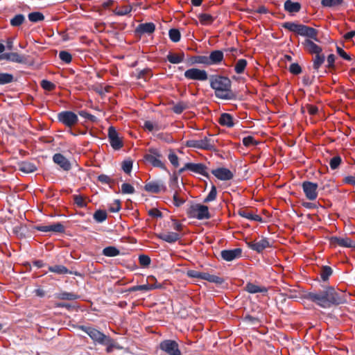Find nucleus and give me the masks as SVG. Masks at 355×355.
Returning <instances> with one entry per match:
<instances>
[{
	"label": "nucleus",
	"instance_id": "obj_39",
	"mask_svg": "<svg viewBox=\"0 0 355 355\" xmlns=\"http://www.w3.org/2000/svg\"><path fill=\"white\" fill-rule=\"evenodd\" d=\"M189 107L186 102H179L173 107V111L176 114H181L184 110Z\"/></svg>",
	"mask_w": 355,
	"mask_h": 355
},
{
	"label": "nucleus",
	"instance_id": "obj_51",
	"mask_svg": "<svg viewBox=\"0 0 355 355\" xmlns=\"http://www.w3.org/2000/svg\"><path fill=\"white\" fill-rule=\"evenodd\" d=\"M121 192L123 194H132L135 192V189L131 184L123 183L121 185Z\"/></svg>",
	"mask_w": 355,
	"mask_h": 355
},
{
	"label": "nucleus",
	"instance_id": "obj_6",
	"mask_svg": "<svg viewBox=\"0 0 355 355\" xmlns=\"http://www.w3.org/2000/svg\"><path fill=\"white\" fill-rule=\"evenodd\" d=\"M80 329L85 331L90 338L94 341V343L101 345L103 343L105 342V339L108 337L101 331H98L96 329L90 327H84L82 326Z\"/></svg>",
	"mask_w": 355,
	"mask_h": 355
},
{
	"label": "nucleus",
	"instance_id": "obj_18",
	"mask_svg": "<svg viewBox=\"0 0 355 355\" xmlns=\"http://www.w3.org/2000/svg\"><path fill=\"white\" fill-rule=\"evenodd\" d=\"M248 245L250 249L257 252H261L264 249L268 248L270 244L269 241L266 239H261L257 241L248 242Z\"/></svg>",
	"mask_w": 355,
	"mask_h": 355
},
{
	"label": "nucleus",
	"instance_id": "obj_21",
	"mask_svg": "<svg viewBox=\"0 0 355 355\" xmlns=\"http://www.w3.org/2000/svg\"><path fill=\"white\" fill-rule=\"evenodd\" d=\"M159 238L167 243H172L178 241L180 238V236L176 232H168L160 234L159 235Z\"/></svg>",
	"mask_w": 355,
	"mask_h": 355
},
{
	"label": "nucleus",
	"instance_id": "obj_40",
	"mask_svg": "<svg viewBox=\"0 0 355 355\" xmlns=\"http://www.w3.org/2000/svg\"><path fill=\"white\" fill-rule=\"evenodd\" d=\"M13 76L8 73H0V85H5L13 81Z\"/></svg>",
	"mask_w": 355,
	"mask_h": 355
},
{
	"label": "nucleus",
	"instance_id": "obj_63",
	"mask_svg": "<svg viewBox=\"0 0 355 355\" xmlns=\"http://www.w3.org/2000/svg\"><path fill=\"white\" fill-rule=\"evenodd\" d=\"M74 202L80 207H84L86 206V202H85V200L80 196H75Z\"/></svg>",
	"mask_w": 355,
	"mask_h": 355
},
{
	"label": "nucleus",
	"instance_id": "obj_29",
	"mask_svg": "<svg viewBox=\"0 0 355 355\" xmlns=\"http://www.w3.org/2000/svg\"><path fill=\"white\" fill-rule=\"evenodd\" d=\"M198 17L199 19L200 23L204 26L211 24L214 20V17L212 15L207 13L199 14Z\"/></svg>",
	"mask_w": 355,
	"mask_h": 355
},
{
	"label": "nucleus",
	"instance_id": "obj_32",
	"mask_svg": "<svg viewBox=\"0 0 355 355\" xmlns=\"http://www.w3.org/2000/svg\"><path fill=\"white\" fill-rule=\"evenodd\" d=\"M119 254V250L114 246L106 247L103 250V254L106 257H116L118 256Z\"/></svg>",
	"mask_w": 355,
	"mask_h": 355
},
{
	"label": "nucleus",
	"instance_id": "obj_9",
	"mask_svg": "<svg viewBox=\"0 0 355 355\" xmlns=\"http://www.w3.org/2000/svg\"><path fill=\"white\" fill-rule=\"evenodd\" d=\"M161 153L158 149L150 148L149 153L144 156L145 159L153 166L164 168V164L160 160Z\"/></svg>",
	"mask_w": 355,
	"mask_h": 355
},
{
	"label": "nucleus",
	"instance_id": "obj_23",
	"mask_svg": "<svg viewBox=\"0 0 355 355\" xmlns=\"http://www.w3.org/2000/svg\"><path fill=\"white\" fill-rule=\"evenodd\" d=\"M209 58L211 64L219 63L223 59V53L219 50L214 51L211 52Z\"/></svg>",
	"mask_w": 355,
	"mask_h": 355
},
{
	"label": "nucleus",
	"instance_id": "obj_11",
	"mask_svg": "<svg viewBox=\"0 0 355 355\" xmlns=\"http://www.w3.org/2000/svg\"><path fill=\"white\" fill-rule=\"evenodd\" d=\"M58 120L68 127H71L78 122L77 115L71 111H64L58 114Z\"/></svg>",
	"mask_w": 355,
	"mask_h": 355
},
{
	"label": "nucleus",
	"instance_id": "obj_44",
	"mask_svg": "<svg viewBox=\"0 0 355 355\" xmlns=\"http://www.w3.org/2000/svg\"><path fill=\"white\" fill-rule=\"evenodd\" d=\"M168 35L171 40L174 42H178L180 40V33L178 29H171L169 31Z\"/></svg>",
	"mask_w": 355,
	"mask_h": 355
},
{
	"label": "nucleus",
	"instance_id": "obj_37",
	"mask_svg": "<svg viewBox=\"0 0 355 355\" xmlns=\"http://www.w3.org/2000/svg\"><path fill=\"white\" fill-rule=\"evenodd\" d=\"M25 21V17L22 14H18L10 19V24L12 26L17 27L20 26Z\"/></svg>",
	"mask_w": 355,
	"mask_h": 355
},
{
	"label": "nucleus",
	"instance_id": "obj_17",
	"mask_svg": "<svg viewBox=\"0 0 355 355\" xmlns=\"http://www.w3.org/2000/svg\"><path fill=\"white\" fill-rule=\"evenodd\" d=\"M242 250L241 248H235L233 250H225L221 251V257L227 261H231L241 256Z\"/></svg>",
	"mask_w": 355,
	"mask_h": 355
},
{
	"label": "nucleus",
	"instance_id": "obj_57",
	"mask_svg": "<svg viewBox=\"0 0 355 355\" xmlns=\"http://www.w3.org/2000/svg\"><path fill=\"white\" fill-rule=\"evenodd\" d=\"M41 86L43 89L48 91H51L55 88V85L53 83L46 80H43L41 82Z\"/></svg>",
	"mask_w": 355,
	"mask_h": 355
},
{
	"label": "nucleus",
	"instance_id": "obj_30",
	"mask_svg": "<svg viewBox=\"0 0 355 355\" xmlns=\"http://www.w3.org/2000/svg\"><path fill=\"white\" fill-rule=\"evenodd\" d=\"M245 290L250 293H266L267 289L264 287H260L252 283H248L245 286Z\"/></svg>",
	"mask_w": 355,
	"mask_h": 355
},
{
	"label": "nucleus",
	"instance_id": "obj_10",
	"mask_svg": "<svg viewBox=\"0 0 355 355\" xmlns=\"http://www.w3.org/2000/svg\"><path fill=\"white\" fill-rule=\"evenodd\" d=\"M186 170L191 171L193 173L200 174L204 176H208L207 167L201 163H187L184 164V167L180 169L179 172L181 173Z\"/></svg>",
	"mask_w": 355,
	"mask_h": 355
},
{
	"label": "nucleus",
	"instance_id": "obj_13",
	"mask_svg": "<svg viewBox=\"0 0 355 355\" xmlns=\"http://www.w3.org/2000/svg\"><path fill=\"white\" fill-rule=\"evenodd\" d=\"M303 191L306 197L310 200H314L318 196V184L309 181L302 183Z\"/></svg>",
	"mask_w": 355,
	"mask_h": 355
},
{
	"label": "nucleus",
	"instance_id": "obj_27",
	"mask_svg": "<svg viewBox=\"0 0 355 355\" xmlns=\"http://www.w3.org/2000/svg\"><path fill=\"white\" fill-rule=\"evenodd\" d=\"M184 58L183 53L179 54L169 53L167 55V60L172 64H179L184 60Z\"/></svg>",
	"mask_w": 355,
	"mask_h": 355
},
{
	"label": "nucleus",
	"instance_id": "obj_3",
	"mask_svg": "<svg viewBox=\"0 0 355 355\" xmlns=\"http://www.w3.org/2000/svg\"><path fill=\"white\" fill-rule=\"evenodd\" d=\"M284 27L288 30L295 32L298 35L312 39L315 42H319L317 37L318 31L313 28L309 27L303 24H295L293 22H286L284 24Z\"/></svg>",
	"mask_w": 355,
	"mask_h": 355
},
{
	"label": "nucleus",
	"instance_id": "obj_26",
	"mask_svg": "<svg viewBox=\"0 0 355 355\" xmlns=\"http://www.w3.org/2000/svg\"><path fill=\"white\" fill-rule=\"evenodd\" d=\"M36 169L35 164L29 162H23L19 164V170L26 173H33Z\"/></svg>",
	"mask_w": 355,
	"mask_h": 355
},
{
	"label": "nucleus",
	"instance_id": "obj_19",
	"mask_svg": "<svg viewBox=\"0 0 355 355\" xmlns=\"http://www.w3.org/2000/svg\"><path fill=\"white\" fill-rule=\"evenodd\" d=\"M53 162L60 166L64 171H69L71 168L70 162L62 154L56 153L53 157Z\"/></svg>",
	"mask_w": 355,
	"mask_h": 355
},
{
	"label": "nucleus",
	"instance_id": "obj_61",
	"mask_svg": "<svg viewBox=\"0 0 355 355\" xmlns=\"http://www.w3.org/2000/svg\"><path fill=\"white\" fill-rule=\"evenodd\" d=\"M60 297L62 300H73L77 298V295L71 293H62L60 295Z\"/></svg>",
	"mask_w": 355,
	"mask_h": 355
},
{
	"label": "nucleus",
	"instance_id": "obj_12",
	"mask_svg": "<svg viewBox=\"0 0 355 355\" xmlns=\"http://www.w3.org/2000/svg\"><path fill=\"white\" fill-rule=\"evenodd\" d=\"M108 139L111 146L114 150L120 149L123 145L121 137H119V133L113 126L108 128Z\"/></svg>",
	"mask_w": 355,
	"mask_h": 355
},
{
	"label": "nucleus",
	"instance_id": "obj_53",
	"mask_svg": "<svg viewBox=\"0 0 355 355\" xmlns=\"http://www.w3.org/2000/svg\"><path fill=\"white\" fill-rule=\"evenodd\" d=\"M173 204L176 207H180L185 202V199L180 197L178 191H175L173 194Z\"/></svg>",
	"mask_w": 355,
	"mask_h": 355
},
{
	"label": "nucleus",
	"instance_id": "obj_43",
	"mask_svg": "<svg viewBox=\"0 0 355 355\" xmlns=\"http://www.w3.org/2000/svg\"><path fill=\"white\" fill-rule=\"evenodd\" d=\"M332 274V269L329 266H324L322 268L320 276L323 281H327Z\"/></svg>",
	"mask_w": 355,
	"mask_h": 355
},
{
	"label": "nucleus",
	"instance_id": "obj_14",
	"mask_svg": "<svg viewBox=\"0 0 355 355\" xmlns=\"http://www.w3.org/2000/svg\"><path fill=\"white\" fill-rule=\"evenodd\" d=\"M330 245L336 247L337 245L345 248H355V241L348 237L332 236L329 239Z\"/></svg>",
	"mask_w": 355,
	"mask_h": 355
},
{
	"label": "nucleus",
	"instance_id": "obj_59",
	"mask_svg": "<svg viewBox=\"0 0 355 355\" xmlns=\"http://www.w3.org/2000/svg\"><path fill=\"white\" fill-rule=\"evenodd\" d=\"M132 168V162L130 160H125L123 162L122 168L126 173H130Z\"/></svg>",
	"mask_w": 355,
	"mask_h": 355
},
{
	"label": "nucleus",
	"instance_id": "obj_24",
	"mask_svg": "<svg viewBox=\"0 0 355 355\" xmlns=\"http://www.w3.org/2000/svg\"><path fill=\"white\" fill-rule=\"evenodd\" d=\"M155 29L153 23H145L140 24L137 28V31L140 33H152Z\"/></svg>",
	"mask_w": 355,
	"mask_h": 355
},
{
	"label": "nucleus",
	"instance_id": "obj_35",
	"mask_svg": "<svg viewBox=\"0 0 355 355\" xmlns=\"http://www.w3.org/2000/svg\"><path fill=\"white\" fill-rule=\"evenodd\" d=\"M49 270L57 274H67L69 272L68 269L65 266L62 265H55L50 266L49 268Z\"/></svg>",
	"mask_w": 355,
	"mask_h": 355
},
{
	"label": "nucleus",
	"instance_id": "obj_2",
	"mask_svg": "<svg viewBox=\"0 0 355 355\" xmlns=\"http://www.w3.org/2000/svg\"><path fill=\"white\" fill-rule=\"evenodd\" d=\"M210 86L214 89L217 98L231 100L234 98V94L231 90V81L229 78L223 76L211 78Z\"/></svg>",
	"mask_w": 355,
	"mask_h": 355
},
{
	"label": "nucleus",
	"instance_id": "obj_5",
	"mask_svg": "<svg viewBox=\"0 0 355 355\" xmlns=\"http://www.w3.org/2000/svg\"><path fill=\"white\" fill-rule=\"evenodd\" d=\"M188 214L190 217L198 220L208 219L210 218L208 207L200 204L191 205L188 211Z\"/></svg>",
	"mask_w": 355,
	"mask_h": 355
},
{
	"label": "nucleus",
	"instance_id": "obj_16",
	"mask_svg": "<svg viewBox=\"0 0 355 355\" xmlns=\"http://www.w3.org/2000/svg\"><path fill=\"white\" fill-rule=\"evenodd\" d=\"M312 39H306L302 42V45L305 50L311 54H318L322 53V48L314 42Z\"/></svg>",
	"mask_w": 355,
	"mask_h": 355
},
{
	"label": "nucleus",
	"instance_id": "obj_45",
	"mask_svg": "<svg viewBox=\"0 0 355 355\" xmlns=\"http://www.w3.org/2000/svg\"><path fill=\"white\" fill-rule=\"evenodd\" d=\"M132 10V7L130 5L123 6L119 9H116L114 12L116 15L119 16L126 15L130 13Z\"/></svg>",
	"mask_w": 355,
	"mask_h": 355
},
{
	"label": "nucleus",
	"instance_id": "obj_50",
	"mask_svg": "<svg viewBox=\"0 0 355 355\" xmlns=\"http://www.w3.org/2000/svg\"><path fill=\"white\" fill-rule=\"evenodd\" d=\"M59 58L61 60L65 63H70L72 59L71 55L65 51H60L59 53Z\"/></svg>",
	"mask_w": 355,
	"mask_h": 355
},
{
	"label": "nucleus",
	"instance_id": "obj_38",
	"mask_svg": "<svg viewBox=\"0 0 355 355\" xmlns=\"http://www.w3.org/2000/svg\"><path fill=\"white\" fill-rule=\"evenodd\" d=\"M28 19L32 22H38L44 20V17L42 12H33L28 15Z\"/></svg>",
	"mask_w": 355,
	"mask_h": 355
},
{
	"label": "nucleus",
	"instance_id": "obj_20",
	"mask_svg": "<svg viewBox=\"0 0 355 355\" xmlns=\"http://www.w3.org/2000/svg\"><path fill=\"white\" fill-rule=\"evenodd\" d=\"M165 189L164 185L160 182H150L145 185V190L153 193H158Z\"/></svg>",
	"mask_w": 355,
	"mask_h": 355
},
{
	"label": "nucleus",
	"instance_id": "obj_31",
	"mask_svg": "<svg viewBox=\"0 0 355 355\" xmlns=\"http://www.w3.org/2000/svg\"><path fill=\"white\" fill-rule=\"evenodd\" d=\"M202 279L216 284H221L223 282V279L221 277L214 275H211L208 272H202Z\"/></svg>",
	"mask_w": 355,
	"mask_h": 355
},
{
	"label": "nucleus",
	"instance_id": "obj_28",
	"mask_svg": "<svg viewBox=\"0 0 355 355\" xmlns=\"http://www.w3.org/2000/svg\"><path fill=\"white\" fill-rule=\"evenodd\" d=\"M325 56L320 53L315 54L313 58V67L315 70L318 71L322 64L324 62Z\"/></svg>",
	"mask_w": 355,
	"mask_h": 355
},
{
	"label": "nucleus",
	"instance_id": "obj_22",
	"mask_svg": "<svg viewBox=\"0 0 355 355\" xmlns=\"http://www.w3.org/2000/svg\"><path fill=\"white\" fill-rule=\"evenodd\" d=\"M286 11L290 13L298 12L301 9V4L298 2H293L291 0H286L284 5Z\"/></svg>",
	"mask_w": 355,
	"mask_h": 355
},
{
	"label": "nucleus",
	"instance_id": "obj_34",
	"mask_svg": "<svg viewBox=\"0 0 355 355\" xmlns=\"http://www.w3.org/2000/svg\"><path fill=\"white\" fill-rule=\"evenodd\" d=\"M144 128L151 132L153 130L158 131L161 129V127L157 123L146 121L144 123Z\"/></svg>",
	"mask_w": 355,
	"mask_h": 355
},
{
	"label": "nucleus",
	"instance_id": "obj_7",
	"mask_svg": "<svg viewBox=\"0 0 355 355\" xmlns=\"http://www.w3.org/2000/svg\"><path fill=\"white\" fill-rule=\"evenodd\" d=\"M160 349L168 355H182L178 344L172 340H165L160 343Z\"/></svg>",
	"mask_w": 355,
	"mask_h": 355
},
{
	"label": "nucleus",
	"instance_id": "obj_42",
	"mask_svg": "<svg viewBox=\"0 0 355 355\" xmlns=\"http://www.w3.org/2000/svg\"><path fill=\"white\" fill-rule=\"evenodd\" d=\"M10 62L19 64L25 63L26 58L24 55H21L17 53H11Z\"/></svg>",
	"mask_w": 355,
	"mask_h": 355
},
{
	"label": "nucleus",
	"instance_id": "obj_58",
	"mask_svg": "<svg viewBox=\"0 0 355 355\" xmlns=\"http://www.w3.org/2000/svg\"><path fill=\"white\" fill-rule=\"evenodd\" d=\"M243 144L245 146H250L256 145L257 142L253 137L248 136L243 139Z\"/></svg>",
	"mask_w": 355,
	"mask_h": 355
},
{
	"label": "nucleus",
	"instance_id": "obj_46",
	"mask_svg": "<svg viewBox=\"0 0 355 355\" xmlns=\"http://www.w3.org/2000/svg\"><path fill=\"white\" fill-rule=\"evenodd\" d=\"M64 231V227L60 223L49 225V232L61 233Z\"/></svg>",
	"mask_w": 355,
	"mask_h": 355
},
{
	"label": "nucleus",
	"instance_id": "obj_52",
	"mask_svg": "<svg viewBox=\"0 0 355 355\" xmlns=\"http://www.w3.org/2000/svg\"><path fill=\"white\" fill-rule=\"evenodd\" d=\"M105 340V342L103 343L101 345H105L107 347V352L110 353L112 351L113 348L115 347L116 345L114 341L109 336Z\"/></svg>",
	"mask_w": 355,
	"mask_h": 355
},
{
	"label": "nucleus",
	"instance_id": "obj_33",
	"mask_svg": "<svg viewBox=\"0 0 355 355\" xmlns=\"http://www.w3.org/2000/svg\"><path fill=\"white\" fill-rule=\"evenodd\" d=\"M159 286L157 285L146 284H143V285H137V286H132L130 288V291H150V290L157 288Z\"/></svg>",
	"mask_w": 355,
	"mask_h": 355
},
{
	"label": "nucleus",
	"instance_id": "obj_49",
	"mask_svg": "<svg viewBox=\"0 0 355 355\" xmlns=\"http://www.w3.org/2000/svg\"><path fill=\"white\" fill-rule=\"evenodd\" d=\"M343 0H322L321 3L324 7H334L341 4Z\"/></svg>",
	"mask_w": 355,
	"mask_h": 355
},
{
	"label": "nucleus",
	"instance_id": "obj_1",
	"mask_svg": "<svg viewBox=\"0 0 355 355\" xmlns=\"http://www.w3.org/2000/svg\"><path fill=\"white\" fill-rule=\"evenodd\" d=\"M306 298L324 309L343 304L346 301L345 294L338 293L332 286L319 292H310L306 295Z\"/></svg>",
	"mask_w": 355,
	"mask_h": 355
},
{
	"label": "nucleus",
	"instance_id": "obj_8",
	"mask_svg": "<svg viewBox=\"0 0 355 355\" xmlns=\"http://www.w3.org/2000/svg\"><path fill=\"white\" fill-rule=\"evenodd\" d=\"M186 78L193 80L205 81L207 80V73L205 70L197 68H191L184 72Z\"/></svg>",
	"mask_w": 355,
	"mask_h": 355
},
{
	"label": "nucleus",
	"instance_id": "obj_47",
	"mask_svg": "<svg viewBox=\"0 0 355 355\" xmlns=\"http://www.w3.org/2000/svg\"><path fill=\"white\" fill-rule=\"evenodd\" d=\"M107 218V214L102 210L96 211L94 214V218L98 223L103 222Z\"/></svg>",
	"mask_w": 355,
	"mask_h": 355
},
{
	"label": "nucleus",
	"instance_id": "obj_15",
	"mask_svg": "<svg viewBox=\"0 0 355 355\" xmlns=\"http://www.w3.org/2000/svg\"><path fill=\"white\" fill-rule=\"evenodd\" d=\"M211 173L218 180L223 181L230 180L234 177V173L226 168L220 167L211 171Z\"/></svg>",
	"mask_w": 355,
	"mask_h": 355
},
{
	"label": "nucleus",
	"instance_id": "obj_64",
	"mask_svg": "<svg viewBox=\"0 0 355 355\" xmlns=\"http://www.w3.org/2000/svg\"><path fill=\"white\" fill-rule=\"evenodd\" d=\"M196 62L200 64H211L209 56L205 55L198 56Z\"/></svg>",
	"mask_w": 355,
	"mask_h": 355
},
{
	"label": "nucleus",
	"instance_id": "obj_60",
	"mask_svg": "<svg viewBox=\"0 0 355 355\" xmlns=\"http://www.w3.org/2000/svg\"><path fill=\"white\" fill-rule=\"evenodd\" d=\"M168 159L173 166H174L175 167L178 166V157L175 153H171L168 155Z\"/></svg>",
	"mask_w": 355,
	"mask_h": 355
},
{
	"label": "nucleus",
	"instance_id": "obj_4",
	"mask_svg": "<svg viewBox=\"0 0 355 355\" xmlns=\"http://www.w3.org/2000/svg\"><path fill=\"white\" fill-rule=\"evenodd\" d=\"M186 145L190 148L212 150L215 149V140L210 135L209 137H204L200 139L188 140Z\"/></svg>",
	"mask_w": 355,
	"mask_h": 355
},
{
	"label": "nucleus",
	"instance_id": "obj_25",
	"mask_svg": "<svg viewBox=\"0 0 355 355\" xmlns=\"http://www.w3.org/2000/svg\"><path fill=\"white\" fill-rule=\"evenodd\" d=\"M219 123L220 125H225L227 127H232L234 125L232 116L227 113H223L220 115Z\"/></svg>",
	"mask_w": 355,
	"mask_h": 355
},
{
	"label": "nucleus",
	"instance_id": "obj_54",
	"mask_svg": "<svg viewBox=\"0 0 355 355\" xmlns=\"http://www.w3.org/2000/svg\"><path fill=\"white\" fill-rule=\"evenodd\" d=\"M341 162V158L339 156L334 157L329 162V165L331 169H336L338 167Z\"/></svg>",
	"mask_w": 355,
	"mask_h": 355
},
{
	"label": "nucleus",
	"instance_id": "obj_36",
	"mask_svg": "<svg viewBox=\"0 0 355 355\" xmlns=\"http://www.w3.org/2000/svg\"><path fill=\"white\" fill-rule=\"evenodd\" d=\"M239 215L243 218H245L247 219L254 220V221H260L261 220V217L258 215H254L252 214L251 212L247 211H240Z\"/></svg>",
	"mask_w": 355,
	"mask_h": 355
},
{
	"label": "nucleus",
	"instance_id": "obj_55",
	"mask_svg": "<svg viewBox=\"0 0 355 355\" xmlns=\"http://www.w3.org/2000/svg\"><path fill=\"white\" fill-rule=\"evenodd\" d=\"M187 275L191 278H196V279H202V272H199L198 270H189L187 272Z\"/></svg>",
	"mask_w": 355,
	"mask_h": 355
},
{
	"label": "nucleus",
	"instance_id": "obj_62",
	"mask_svg": "<svg viewBox=\"0 0 355 355\" xmlns=\"http://www.w3.org/2000/svg\"><path fill=\"white\" fill-rule=\"evenodd\" d=\"M301 67L297 63H293L290 66V71L293 74H299L301 72Z\"/></svg>",
	"mask_w": 355,
	"mask_h": 355
},
{
	"label": "nucleus",
	"instance_id": "obj_56",
	"mask_svg": "<svg viewBox=\"0 0 355 355\" xmlns=\"http://www.w3.org/2000/svg\"><path fill=\"white\" fill-rule=\"evenodd\" d=\"M139 261L140 265L144 267L148 266L150 263V257L144 254L140 255L139 257Z\"/></svg>",
	"mask_w": 355,
	"mask_h": 355
},
{
	"label": "nucleus",
	"instance_id": "obj_48",
	"mask_svg": "<svg viewBox=\"0 0 355 355\" xmlns=\"http://www.w3.org/2000/svg\"><path fill=\"white\" fill-rule=\"evenodd\" d=\"M216 195H217L216 188L215 186L213 185L211 187V191H209V194L205 198L204 202H209L214 201L216 198Z\"/></svg>",
	"mask_w": 355,
	"mask_h": 355
},
{
	"label": "nucleus",
	"instance_id": "obj_41",
	"mask_svg": "<svg viewBox=\"0 0 355 355\" xmlns=\"http://www.w3.org/2000/svg\"><path fill=\"white\" fill-rule=\"evenodd\" d=\"M247 65V61L245 59H240L237 61L235 65V71L237 73H241L243 72Z\"/></svg>",
	"mask_w": 355,
	"mask_h": 355
}]
</instances>
